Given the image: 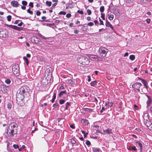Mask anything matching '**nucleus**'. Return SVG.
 I'll use <instances>...</instances> for the list:
<instances>
[{
	"mask_svg": "<svg viewBox=\"0 0 152 152\" xmlns=\"http://www.w3.org/2000/svg\"><path fill=\"white\" fill-rule=\"evenodd\" d=\"M142 86V84L140 83H136L132 85L133 88L136 89L138 91H140V88Z\"/></svg>",
	"mask_w": 152,
	"mask_h": 152,
	"instance_id": "nucleus-8",
	"label": "nucleus"
},
{
	"mask_svg": "<svg viewBox=\"0 0 152 152\" xmlns=\"http://www.w3.org/2000/svg\"><path fill=\"white\" fill-rule=\"evenodd\" d=\"M87 19L88 20L90 21L91 20V18L89 16L88 17Z\"/></svg>",
	"mask_w": 152,
	"mask_h": 152,
	"instance_id": "nucleus-59",
	"label": "nucleus"
},
{
	"mask_svg": "<svg viewBox=\"0 0 152 152\" xmlns=\"http://www.w3.org/2000/svg\"><path fill=\"white\" fill-rule=\"evenodd\" d=\"M70 127L72 129H74L75 128L74 126L73 125H70Z\"/></svg>",
	"mask_w": 152,
	"mask_h": 152,
	"instance_id": "nucleus-62",
	"label": "nucleus"
},
{
	"mask_svg": "<svg viewBox=\"0 0 152 152\" xmlns=\"http://www.w3.org/2000/svg\"><path fill=\"white\" fill-rule=\"evenodd\" d=\"M21 8V9L23 10H25L26 9V7L24 6H22Z\"/></svg>",
	"mask_w": 152,
	"mask_h": 152,
	"instance_id": "nucleus-60",
	"label": "nucleus"
},
{
	"mask_svg": "<svg viewBox=\"0 0 152 152\" xmlns=\"http://www.w3.org/2000/svg\"><path fill=\"white\" fill-rule=\"evenodd\" d=\"M27 12L31 15H32L33 14V12L32 11H31L29 9L27 10Z\"/></svg>",
	"mask_w": 152,
	"mask_h": 152,
	"instance_id": "nucleus-33",
	"label": "nucleus"
},
{
	"mask_svg": "<svg viewBox=\"0 0 152 152\" xmlns=\"http://www.w3.org/2000/svg\"><path fill=\"white\" fill-rule=\"evenodd\" d=\"M113 103L109 102H106L105 103V106H107L108 107H111L112 106Z\"/></svg>",
	"mask_w": 152,
	"mask_h": 152,
	"instance_id": "nucleus-11",
	"label": "nucleus"
},
{
	"mask_svg": "<svg viewBox=\"0 0 152 152\" xmlns=\"http://www.w3.org/2000/svg\"><path fill=\"white\" fill-rule=\"evenodd\" d=\"M128 55V53L127 52H126L125 53V54L124 55V57H125L126 56H127Z\"/></svg>",
	"mask_w": 152,
	"mask_h": 152,
	"instance_id": "nucleus-63",
	"label": "nucleus"
},
{
	"mask_svg": "<svg viewBox=\"0 0 152 152\" xmlns=\"http://www.w3.org/2000/svg\"><path fill=\"white\" fill-rule=\"evenodd\" d=\"M64 86H60L59 88V89L60 90H61V89H64Z\"/></svg>",
	"mask_w": 152,
	"mask_h": 152,
	"instance_id": "nucleus-61",
	"label": "nucleus"
},
{
	"mask_svg": "<svg viewBox=\"0 0 152 152\" xmlns=\"http://www.w3.org/2000/svg\"><path fill=\"white\" fill-rule=\"evenodd\" d=\"M128 149L130 150H132L134 151H135L136 150V148L135 147H132V146H130Z\"/></svg>",
	"mask_w": 152,
	"mask_h": 152,
	"instance_id": "nucleus-20",
	"label": "nucleus"
},
{
	"mask_svg": "<svg viewBox=\"0 0 152 152\" xmlns=\"http://www.w3.org/2000/svg\"><path fill=\"white\" fill-rule=\"evenodd\" d=\"M105 25L107 27H110L113 30V28L112 25L107 20H106V21Z\"/></svg>",
	"mask_w": 152,
	"mask_h": 152,
	"instance_id": "nucleus-10",
	"label": "nucleus"
},
{
	"mask_svg": "<svg viewBox=\"0 0 152 152\" xmlns=\"http://www.w3.org/2000/svg\"><path fill=\"white\" fill-rule=\"evenodd\" d=\"M99 20L100 22V25H104L103 21L100 18H99Z\"/></svg>",
	"mask_w": 152,
	"mask_h": 152,
	"instance_id": "nucleus-46",
	"label": "nucleus"
},
{
	"mask_svg": "<svg viewBox=\"0 0 152 152\" xmlns=\"http://www.w3.org/2000/svg\"><path fill=\"white\" fill-rule=\"evenodd\" d=\"M136 143L138 144L140 148V151H141L142 149V144L140 141H137L136 142Z\"/></svg>",
	"mask_w": 152,
	"mask_h": 152,
	"instance_id": "nucleus-16",
	"label": "nucleus"
},
{
	"mask_svg": "<svg viewBox=\"0 0 152 152\" xmlns=\"http://www.w3.org/2000/svg\"><path fill=\"white\" fill-rule=\"evenodd\" d=\"M58 106V104L57 103L53 105V107H56Z\"/></svg>",
	"mask_w": 152,
	"mask_h": 152,
	"instance_id": "nucleus-49",
	"label": "nucleus"
},
{
	"mask_svg": "<svg viewBox=\"0 0 152 152\" xmlns=\"http://www.w3.org/2000/svg\"><path fill=\"white\" fill-rule=\"evenodd\" d=\"M129 58L132 60H133L135 59V56L134 55H131L129 56Z\"/></svg>",
	"mask_w": 152,
	"mask_h": 152,
	"instance_id": "nucleus-26",
	"label": "nucleus"
},
{
	"mask_svg": "<svg viewBox=\"0 0 152 152\" xmlns=\"http://www.w3.org/2000/svg\"><path fill=\"white\" fill-rule=\"evenodd\" d=\"M93 151L94 152H99V149L96 148H93Z\"/></svg>",
	"mask_w": 152,
	"mask_h": 152,
	"instance_id": "nucleus-25",
	"label": "nucleus"
},
{
	"mask_svg": "<svg viewBox=\"0 0 152 152\" xmlns=\"http://www.w3.org/2000/svg\"><path fill=\"white\" fill-rule=\"evenodd\" d=\"M147 97H148V100L147 101V103L148 106H149L150 105V104L151 103V102H152V100H151V98L149 96H148Z\"/></svg>",
	"mask_w": 152,
	"mask_h": 152,
	"instance_id": "nucleus-14",
	"label": "nucleus"
},
{
	"mask_svg": "<svg viewBox=\"0 0 152 152\" xmlns=\"http://www.w3.org/2000/svg\"><path fill=\"white\" fill-rule=\"evenodd\" d=\"M108 18L110 20H112L113 19L114 16L112 14L108 15Z\"/></svg>",
	"mask_w": 152,
	"mask_h": 152,
	"instance_id": "nucleus-19",
	"label": "nucleus"
},
{
	"mask_svg": "<svg viewBox=\"0 0 152 152\" xmlns=\"http://www.w3.org/2000/svg\"><path fill=\"white\" fill-rule=\"evenodd\" d=\"M70 141L72 144H75L76 142L75 141V140L73 138L71 139Z\"/></svg>",
	"mask_w": 152,
	"mask_h": 152,
	"instance_id": "nucleus-31",
	"label": "nucleus"
},
{
	"mask_svg": "<svg viewBox=\"0 0 152 152\" xmlns=\"http://www.w3.org/2000/svg\"><path fill=\"white\" fill-rule=\"evenodd\" d=\"M40 12L39 11H37L36 13V15L38 16L39 15H40Z\"/></svg>",
	"mask_w": 152,
	"mask_h": 152,
	"instance_id": "nucleus-51",
	"label": "nucleus"
},
{
	"mask_svg": "<svg viewBox=\"0 0 152 152\" xmlns=\"http://www.w3.org/2000/svg\"><path fill=\"white\" fill-rule=\"evenodd\" d=\"M22 4L24 6H26L27 4V2L25 1H23L22 2Z\"/></svg>",
	"mask_w": 152,
	"mask_h": 152,
	"instance_id": "nucleus-30",
	"label": "nucleus"
},
{
	"mask_svg": "<svg viewBox=\"0 0 152 152\" xmlns=\"http://www.w3.org/2000/svg\"><path fill=\"white\" fill-rule=\"evenodd\" d=\"M29 91V88L26 86H23L19 88L16 98L17 103L20 106L24 105V103L23 100L24 98V94Z\"/></svg>",
	"mask_w": 152,
	"mask_h": 152,
	"instance_id": "nucleus-1",
	"label": "nucleus"
},
{
	"mask_svg": "<svg viewBox=\"0 0 152 152\" xmlns=\"http://www.w3.org/2000/svg\"><path fill=\"white\" fill-rule=\"evenodd\" d=\"M7 107L9 109H10L12 107V104L11 103H9L7 104Z\"/></svg>",
	"mask_w": 152,
	"mask_h": 152,
	"instance_id": "nucleus-21",
	"label": "nucleus"
},
{
	"mask_svg": "<svg viewBox=\"0 0 152 152\" xmlns=\"http://www.w3.org/2000/svg\"><path fill=\"white\" fill-rule=\"evenodd\" d=\"M81 132L83 134H84V137H86L88 134V133H85V132L83 131H82Z\"/></svg>",
	"mask_w": 152,
	"mask_h": 152,
	"instance_id": "nucleus-35",
	"label": "nucleus"
},
{
	"mask_svg": "<svg viewBox=\"0 0 152 152\" xmlns=\"http://www.w3.org/2000/svg\"><path fill=\"white\" fill-rule=\"evenodd\" d=\"M87 13L88 15H90L91 14V12L90 10H89V9L87 10Z\"/></svg>",
	"mask_w": 152,
	"mask_h": 152,
	"instance_id": "nucleus-36",
	"label": "nucleus"
},
{
	"mask_svg": "<svg viewBox=\"0 0 152 152\" xmlns=\"http://www.w3.org/2000/svg\"><path fill=\"white\" fill-rule=\"evenodd\" d=\"M142 81V83L143 84L144 86L145 87L146 89H147L148 86L147 85V81L143 79H140Z\"/></svg>",
	"mask_w": 152,
	"mask_h": 152,
	"instance_id": "nucleus-15",
	"label": "nucleus"
},
{
	"mask_svg": "<svg viewBox=\"0 0 152 152\" xmlns=\"http://www.w3.org/2000/svg\"><path fill=\"white\" fill-rule=\"evenodd\" d=\"M17 125L15 123L10 124L9 126L8 129H7V137L11 138L14 136L15 134L17 133Z\"/></svg>",
	"mask_w": 152,
	"mask_h": 152,
	"instance_id": "nucleus-2",
	"label": "nucleus"
},
{
	"mask_svg": "<svg viewBox=\"0 0 152 152\" xmlns=\"http://www.w3.org/2000/svg\"><path fill=\"white\" fill-rule=\"evenodd\" d=\"M73 80L72 79H69L68 80V83L69 84H72L73 83Z\"/></svg>",
	"mask_w": 152,
	"mask_h": 152,
	"instance_id": "nucleus-27",
	"label": "nucleus"
},
{
	"mask_svg": "<svg viewBox=\"0 0 152 152\" xmlns=\"http://www.w3.org/2000/svg\"><path fill=\"white\" fill-rule=\"evenodd\" d=\"M11 19V16L10 15H9L7 16V19L9 21H10Z\"/></svg>",
	"mask_w": 152,
	"mask_h": 152,
	"instance_id": "nucleus-37",
	"label": "nucleus"
},
{
	"mask_svg": "<svg viewBox=\"0 0 152 152\" xmlns=\"http://www.w3.org/2000/svg\"><path fill=\"white\" fill-rule=\"evenodd\" d=\"M46 17L45 16H42V19L43 20H45L46 19Z\"/></svg>",
	"mask_w": 152,
	"mask_h": 152,
	"instance_id": "nucleus-64",
	"label": "nucleus"
},
{
	"mask_svg": "<svg viewBox=\"0 0 152 152\" xmlns=\"http://www.w3.org/2000/svg\"><path fill=\"white\" fill-rule=\"evenodd\" d=\"M133 1V0H126L127 3L130 4Z\"/></svg>",
	"mask_w": 152,
	"mask_h": 152,
	"instance_id": "nucleus-44",
	"label": "nucleus"
},
{
	"mask_svg": "<svg viewBox=\"0 0 152 152\" xmlns=\"http://www.w3.org/2000/svg\"><path fill=\"white\" fill-rule=\"evenodd\" d=\"M146 22L148 23H150V22L151 21V20L150 19H147L146 20Z\"/></svg>",
	"mask_w": 152,
	"mask_h": 152,
	"instance_id": "nucleus-52",
	"label": "nucleus"
},
{
	"mask_svg": "<svg viewBox=\"0 0 152 152\" xmlns=\"http://www.w3.org/2000/svg\"><path fill=\"white\" fill-rule=\"evenodd\" d=\"M7 32L6 30H1L0 29V37L3 38H6L7 37Z\"/></svg>",
	"mask_w": 152,
	"mask_h": 152,
	"instance_id": "nucleus-7",
	"label": "nucleus"
},
{
	"mask_svg": "<svg viewBox=\"0 0 152 152\" xmlns=\"http://www.w3.org/2000/svg\"><path fill=\"white\" fill-rule=\"evenodd\" d=\"M46 4L48 5L49 7H50L51 6L52 3L50 1H47L46 2Z\"/></svg>",
	"mask_w": 152,
	"mask_h": 152,
	"instance_id": "nucleus-29",
	"label": "nucleus"
},
{
	"mask_svg": "<svg viewBox=\"0 0 152 152\" xmlns=\"http://www.w3.org/2000/svg\"><path fill=\"white\" fill-rule=\"evenodd\" d=\"M77 61L79 63L84 65H88L90 63V61L85 56L79 57Z\"/></svg>",
	"mask_w": 152,
	"mask_h": 152,
	"instance_id": "nucleus-3",
	"label": "nucleus"
},
{
	"mask_svg": "<svg viewBox=\"0 0 152 152\" xmlns=\"http://www.w3.org/2000/svg\"><path fill=\"white\" fill-rule=\"evenodd\" d=\"M143 118L144 120L148 121L149 119L148 114L146 113H144L143 115Z\"/></svg>",
	"mask_w": 152,
	"mask_h": 152,
	"instance_id": "nucleus-12",
	"label": "nucleus"
},
{
	"mask_svg": "<svg viewBox=\"0 0 152 152\" xmlns=\"http://www.w3.org/2000/svg\"><path fill=\"white\" fill-rule=\"evenodd\" d=\"M134 108L136 110L137 109V106L136 105H134Z\"/></svg>",
	"mask_w": 152,
	"mask_h": 152,
	"instance_id": "nucleus-57",
	"label": "nucleus"
},
{
	"mask_svg": "<svg viewBox=\"0 0 152 152\" xmlns=\"http://www.w3.org/2000/svg\"><path fill=\"white\" fill-rule=\"evenodd\" d=\"M95 24L97 25L99 24L98 21L97 20H95L94 21Z\"/></svg>",
	"mask_w": 152,
	"mask_h": 152,
	"instance_id": "nucleus-54",
	"label": "nucleus"
},
{
	"mask_svg": "<svg viewBox=\"0 0 152 152\" xmlns=\"http://www.w3.org/2000/svg\"><path fill=\"white\" fill-rule=\"evenodd\" d=\"M11 5L14 7H17L20 5L17 1L13 0L11 2Z\"/></svg>",
	"mask_w": 152,
	"mask_h": 152,
	"instance_id": "nucleus-9",
	"label": "nucleus"
},
{
	"mask_svg": "<svg viewBox=\"0 0 152 152\" xmlns=\"http://www.w3.org/2000/svg\"><path fill=\"white\" fill-rule=\"evenodd\" d=\"M13 147L15 149H16V148H19L18 145H15V144L14 145H13Z\"/></svg>",
	"mask_w": 152,
	"mask_h": 152,
	"instance_id": "nucleus-43",
	"label": "nucleus"
},
{
	"mask_svg": "<svg viewBox=\"0 0 152 152\" xmlns=\"http://www.w3.org/2000/svg\"><path fill=\"white\" fill-rule=\"evenodd\" d=\"M101 17L102 18L103 20H105V15L104 13H101Z\"/></svg>",
	"mask_w": 152,
	"mask_h": 152,
	"instance_id": "nucleus-34",
	"label": "nucleus"
},
{
	"mask_svg": "<svg viewBox=\"0 0 152 152\" xmlns=\"http://www.w3.org/2000/svg\"><path fill=\"white\" fill-rule=\"evenodd\" d=\"M12 28L16 30L17 28V26H15L13 25Z\"/></svg>",
	"mask_w": 152,
	"mask_h": 152,
	"instance_id": "nucleus-48",
	"label": "nucleus"
},
{
	"mask_svg": "<svg viewBox=\"0 0 152 152\" xmlns=\"http://www.w3.org/2000/svg\"><path fill=\"white\" fill-rule=\"evenodd\" d=\"M145 124L147 127H148L150 125V122L148 121H148H146Z\"/></svg>",
	"mask_w": 152,
	"mask_h": 152,
	"instance_id": "nucleus-24",
	"label": "nucleus"
},
{
	"mask_svg": "<svg viewBox=\"0 0 152 152\" xmlns=\"http://www.w3.org/2000/svg\"><path fill=\"white\" fill-rule=\"evenodd\" d=\"M88 77V82H90L91 81V77H90L89 76H87Z\"/></svg>",
	"mask_w": 152,
	"mask_h": 152,
	"instance_id": "nucleus-55",
	"label": "nucleus"
},
{
	"mask_svg": "<svg viewBox=\"0 0 152 152\" xmlns=\"http://www.w3.org/2000/svg\"><path fill=\"white\" fill-rule=\"evenodd\" d=\"M87 56L89 57L90 59L93 61H99L102 60V58H99L97 56L92 54H87Z\"/></svg>",
	"mask_w": 152,
	"mask_h": 152,
	"instance_id": "nucleus-6",
	"label": "nucleus"
},
{
	"mask_svg": "<svg viewBox=\"0 0 152 152\" xmlns=\"http://www.w3.org/2000/svg\"><path fill=\"white\" fill-rule=\"evenodd\" d=\"M94 25V23L92 22H89L88 23V25L89 26H92Z\"/></svg>",
	"mask_w": 152,
	"mask_h": 152,
	"instance_id": "nucleus-41",
	"label": "nucleus"
},
{
	"mask_svg": "<svg viewBox=\"0 0 152 152\" xmlns=\"http://www.w3.org/2000/svg\"><path fill=\"white\" fill-rule=\"evenodd\" d=\"M66 12H64L61 11L60 12L59 14L60 15H65L66 14Z\"/></svg>",
	"mask_w": 152,
	"mask_h": 152,
	"instance_id": "nucleus-40",
	"label": "nucleus"
},
{
	"mask_svg": "<svg viewBox=\"0 0 152 152\" xmlns=\"http://www.w3.org/2000/svg\"><path fill=\"white\" fill-rule=\"evenodd\" d=\"M29 6L31 7H33V4L32 2H30L29 4Z\"/></svg>",
	"mask_w": 152,
	"mask_h": 152,
	"instance_id": "nucleus-45",
	"label": "nucleus"
},
{
	"mask_svg": "<svg viewBox=\"0 0 152 152\" xmlns=\"http://www.w3.org/2000/svg\"><path fill=\"white\" fill-rule=\"evenodd\" d=\"M86 143L88 145H91V142L89 140H87Z\"/></svg>",
	"mask_w": 152,
	"mask_h": 152,
	"instance_id": "nucleus-42",
	"label": "nucleus"
},
{
	"mask_svg": "<svg viewBox=\"0 0 152 152\" xmlns=\"http://www.w3.org/2000/svg\"><path fill=\"white\" fill-rule=\"evenodd\" d=\"M5 82L7 84H9L10 83L11 81L10 79H8L5 80Z\"/></svg>",
	"mask_w": 152,
	"mask_h": 152,
	"instance_id": "nucleus-28",
	"label": "nucleus"
},
{
	"mask_svg": "<svg viewBox=\"0 0 152 152\" xmlns=\"http://www.w3.org/2000/svg\"><path fill=\"white\" fill-rule=\"evenodd\" d=\"M103 131L105 133L104 134H105V133H107V134H110V133H112V131L110 129H107L105 130H103Z\"/></svg>",
	"mask_w": 152,
	"mask_h": 152,
	"instance_id": "nucleus-13",
	"label": "nucleus"
},
{
	"mask_svg": "<svg viewBox=\"0 0 152 152\" xmlns=\"http://www.w3.org/2000/svg\"><path fill=\"white\" fill-rule=\"evenodd\" d=\"M19 66L18 64H15L12 66V71L15 75L18 76L19 73Z\"/></svg>",
	"mask_w": 152,
	"mask_h": 152,
	"instance_id": "nucleus-5",
	"label": "nucleus"
},
{
	"mask_svg": "<svg viewBox=\"0 0 152 152\" xmlns=\"http://www.w3.org/2000/svg\"><path fill=\"white\" fill-rule=\"evenodd\" d=\"M71 14L69 13H68L66 15V17L68 18H69L71 16Z\"/></svg>",
	"mask_w": 152,
	"mask_h": 152,
	"instance_id": "nucleus-50",
	"label": "nucleus"
},
{
	"mask_svg": "<svg viewBox=\"0 0 152 152\" xmlns=\"http://www.w3.org/2000/svg\"><path fill=\"white\" fill-rule=\"evenodd\" d=\"M65 100H60L59 103L61 104H64L65 102Z\"/></svg>",
	"mask_w": 152,
	"mask_h": 152,
	"instance_id": "nucleus-39",
	"label": "nucleus"
},
{
	"mask_svg": "<svg viewBox=\"0 0 152 152\" xmlns=\"http://www.w3.org/2000/svg\"><path fill=\"white\" fill-rule=\"evenodd\" d=\"M56 94H54L53 96V99L52 100V103H53L54 102V100L56 98Z\"/></svg>",
	"mask_w": 152,
	"mask_h": 152,
	"instance_id": "nucleus-32",
	"label": "nucleus"
},
{
	"mask_svg": "<svg viewBox=\"0 0 152 152\" xmlns=\"http://www.w3.org/2000/svg\"><path fill=\"white\" fill-rule=\"evenodd\" d=\"M79 31L77 30H76L74 31V33L75 34H77L78 33Z\"/></svg>",
	"mask_w": 152,
	"mask_h": 152,
	"instance_id": "nucleus-53",
	"label": "nucleus"
},
{
	"mask_svg": "<svg viewBox=\"0 0 152 152\" xmlns=\"http://www.w3.org/2000/svg\"><path fill=\"white\" fill-rule=\"evenodd\" d=\"M38 35H39V36L40 37H41V38H42L43 39H46V38L44 36H43L41 34H38Z\"/></svg>",
	"mask_w": 152,
	"mask_h": 152,
	"instance_id": "nucleus-38",
	"label": "nucleus"
},
{
	"mask_svg": "<svg viewBox=\"0 0 152 152\" xmlns=\"http://www.w3.org/2000/svg\"><path fill=\"white\" fill-rule=\"evenodd\" d=\"M99 51L100 56L105 57L106 56L107 53L108 52V50L104 47H100L99 48Z\"/></svg>",
	"mask_w": 152,
	"mask_h": 152,
	"instance_id": "nucleus-4",
	"label": "nucleus"
},
{
	"mask_svg": "<svg viewBox=\"0 0 152 152\" xmlns=\"http://www.w3.org/2000/svg\"><path fill=\"white\" fill-rule=\"evenodd\" d=\"M7 26L8 27L12 28V27L13 25H7Z\"/></svg>",
	"mask_w": 152,
	"mask_h": 152,
	"instance_id": "nucleus-58",
	"label": "nucleus"
},
{
	"mask_svg": "<svg viewBox=\"0 0 152 152\" xmlns=\"http://www.w3.org/2000/svg\"><path fill=\"white\" fill-rule=\"evenodd\" d=\"M23 23L22 22H21L20 23H19L18 24V26H22V25H23Z\"/></svg>",
	"mask_w": 152,
	"mask_h": 152,
	"instance_id": "nucleus-56",
	"label": "nucleus"
},
{
	"mask_svg": "<svg viewBox=\"0 0 152 152\" xmlns=\"http://www.w3.org/2000/svg\"><path fill=\"white\" fill-rule=\"evenodd\" d=\"M81 122L83 123H84L86 125H88L89 123L87 120L85 119H82Z\"/></svg>",
	"mask_w": 152,
	"mask_h": 152,
	"instance_id": "nucleus-18",
	"label": "nucleus"
},
{
	"mask_svg": "<svg viewBox=\"0 0 152 152\" xmlns=\"http://www.w3.org/2000/svg\"><path fill=\"white\" fill-rule=\"evenodd\" d=\"M66 91H61L59 94V97H61L64 94H66Z\"/></svg>",
	"mask_w": 152,
	"mask_h": 152,
	"instance_id": "nucleus-17",
	"label": "nucleus"
},
{
	"mask_svg": "<svg viewBox=\"0 0 152 152\" xmlns=\"http://www.w3.org/2000/svg\"><path fill=\"white\" fill-rule=\"evenodd\" d=\"M77 12L80 13L81 15H83L84 13L83 11H80V10H78L77 11Z\"/></svg>",
	"mask_w": 152,
	"mask_h": 152,
	"instance_id": "nucleus-47",
	"label": "nucleus"
},
{
	"mask_svg": "<svg viewBox=\"0 0 152 152\" xmlns=\"http://www.w3.org/2000/svg\"><path fill=\"white\" fill-rule=\"evenodd\" d=\"M96 81L95 80L94 81L91 82L90 84L91 86H93L96 84Z\"/></svg>",
	"mask_w": 152,
	"mask_h": 152,
	"instance_id": "nucleus-23",
	"label": "nucleus"
},
{
	"mask_svg": "<svg viewBox=\"0 0 152 152\" xmlns=\"http://www.w3.org/2000/svg\"><path fill=\"white\" fill-rule=\"evenodd\" d=\"M104 10V7L103 6H101L100 8V10L101 12H103Z\"/></svg>",
	"mask_w": 152,
	"mask_h": 152,
	"instance_id": "nucleus-22",
	"label": "nucleus"
}]
</instances>
